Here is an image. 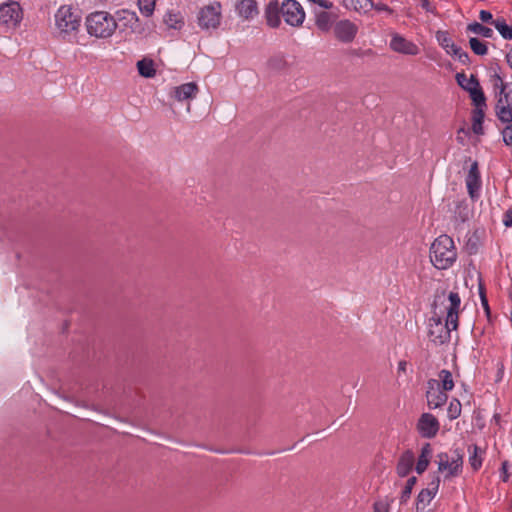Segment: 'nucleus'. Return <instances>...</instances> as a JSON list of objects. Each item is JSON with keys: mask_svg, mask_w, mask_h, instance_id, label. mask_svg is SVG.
<instances>
[{"mask_svg": "<svg viewBox=\"0 0 512 512\" xmlns=\"http://www.w3.org/2000/svg\"><path fill=\"white\" fill-rule=\"evenodd\" d=\"M438 301H440V296H438L434 302L435 309H437Z\"/></svg>", "mask_w": 512, "mask_h": 512, "instance_id": "8fccbe9b", "label": "nucleus"}, {"mask_svg": "<svg viewBox=\"0 0 512 512\" xmlns=\"http://www.w3.org/2000/svg\"><path fill=\"white\" fill-rule=\"evenodd\" d=\"M435 38L441 48L449 55L455 57L463 64H467L469 62V56L467 52L463 51L459 46H457L450 34L444 30H438L435 33Z\"/></svg>", "mask_w": 512, "mask_h": 512, "instance_id": "1a4fd4ad", "label": "nucleus"}, {"mask_svg": "<svg viewBox=\"0 0 512 512\" xmlns=\"http://www.w3.org/2000/svg\"><path fill=\"white\" fill-rule=\"evenodd\" d=\"M346 6L360 13H367L373 9L374 3L372 0H350Z\"/></svg>", "mask_w": 512, "mask_h": 512, "instance_id": "c85d7f7f", "label": "nucleus"}, {"mask_svg": "<svg viewBox=\"0 0 512 512\" xmlns=\"http://www.w3.org/2000/svg\"><path fill=\"white\" fill-rule=\"evenodd\" d=\"M492 25L497 29V31L501 34V36L504 39H512V27L507 25L505 20L496 19L495 21H492Z\"/></svg>", "mask_w": 512, "mask_h": 512, "instance_id": "7c9ffc66", "label": "nucleus"}, {"mask_svg": "<svg viewBox=\"0 0 512 512\" xmlns=\"http://www.w3.org/2000/svg\"><path fill=\"white\" fill-rule=\"evenodd\" d=\"M469 45L473 53L479 56H484L488 52V48L485 42L479 40L476 37H471L469 39Z\"/></svg>", "mask_w": 512, "mask_h": 512, "instance_id": "72a5a7b5", "label": "nucleus"}, {"mask_svg": "<svg viewBox=\"0 0 512 512\" xmlns=\"http://www.w3.org/2000/svg\"><path fill=\"white\" fill-rule=\"evenodd\" d=\"M438 472L444 480H451L461 475L463 470V453L459 450L442 452L437 455Z\"/></svg>", "mask_w": 512, "mask_h": 512, "instance_id": "423d86ee", "label": "nucleus"}, {"mask_svg": "<svg viewBox=\"0 0 512 512\" xmlns=\"http://www.w3.org/2000/svg\"><path fill=\"white\" fill-rule=\"evenodd\" d=\"M281 16L286 24L299 27L305 20V11L296 0H284L281 4L277 0L270 1L265 8V18L271 28H278Z\"/></svg>", "mask_w": 512, "mask_h": 512, "instance_id": "f03ea898", "label": "nucleus"}, {"mask_svg": "<svg viewBox=\"0 0 512 512\" xmlns=\"http://www.w3.org/2000/svg\"><path fill=\"white\" fill-rule=\"evenodd\" d=\"M503 223L506 227H512V210L504 214Z\"/></svg>", "mask_w": 512, "mask_h": 512, "instance_id": "37998d69", "label": "nucleus"}, {"mask_svg": "<svg viewBox=\"0 0 512 512\" xmlns=\"http://www.w3.org/2000/svg\"><path fill=\"white\" fill-rule=\"evenodd\" d=\"M469 452V463L473 470H478L482 466V450L477 445H471L468 448Z\"/></svg>", "mask_w": 512, "mask_h": 512, "instance_id": "cd10ccee", "label": "nucleus"}, {"mask_svg": "<svg viewBox=\"0 0 512 512\" xmlns=\"http://www.w3.org/2000/svg\"><path fill=\"white\" fill-rule=\"evenodd\" d=\"M426 399L430 409H437L447 402L448 395L446 391L440 388V383L430 379L427 382Z\"/></svg>", "mask_w": 512, "mask_h": 512, "instance_id": "f8f14e48", "label": "nucleus"}, {"mask_svg": "<svg viewBox=\"0 0 512 512\" xmlns=\"http://www.w3.org/2000/svg\"><path fill=\"white\" fill-rule=\"evenodd\" d=\"M90 2H93L94 4H114L118 5L117 0H90Z\"/></svg>", "mask_w": 512, "mask_h": 512, "instance_id": "c03bdc74", "label": "nucleus"}, {"mask_svg": "<svg viewBox=\"0 0 512 512\" xmlns=\"http://www.w3.org/2000/svg\"><path fill=\"white\" fill-rule=\"evenodd\" d=\"M437 418L430 413H423L417 422V431L423 438H434L439 431Z\"/></svg>", "mask_w": 512, "mask_h": 512, "instance_id": "ddd939ff", "label": "nucleus"}, {"mask_svg": "<svg viewBox=\"0 0 512 512\" xmlns=\"http://www.w3.org/2000/svg\"><path fill=\"white\" fill-rule=\"evenodd\" d=\"M333 24V16L326 11L315 12V25L322 32H328Z\"/></svg>", "mask_w": 512, "mask_h": 512, "instance_id": "5701e85b", "label": "nucleus"}, {"mask_svg": "<svg viewBox=\"0 0 512 512\" xmlns=\"http://www.w3.org/2000/svg\"><path fill=\"white\" fill-rule=\"evenodd\" d=\"M479 18L482 22L488 23L494 21L492 14L487 10H481L479 13Z\"/></svg>", "mask_w": 512, "mask_h": 512, "instance_id": "58836bf2", "label": "nucleus"}, {"mask_svg": "<svg viewBox=\"0 0 512 512\" xmlns=\"http://www.w3.org/2000/svg\"><path fill=\"white\" fill-rule=\"evenodd\" d=\"M163 22L169 29L180 30L184 26V18L180 12L167 11Z\"/></svg>", "mask_w": 512, "mask_h": 512, "instance_id": "4be33fe9", "label": "nucleus"}, {"mask_svg": "<svg viewBox=\"0 0 512 512\" xmlns=\"http://www.w3.org/2000/svg\"><path fill=\"white\" fill-rule=\"evenodd\" d=\"M484 110L485 109H474L473 111L472 130L475 134H482L483 132L482 123L485 115Z\"/></svg>", "mask_w": 512, "mask_h": 512, "instance_id": "2f4dec72", "label": "nucleus"}, {"mask_svg": "<svg viewBox=\"0 0 512 512\" xmlns=\"http://www.w3.org/2000/svg\"><path fill=\"white\" fill-rule=\"evenodd\" d=\"M137 69L139 74L146 78L154 77L156 74L154 62L150 59L139 60L137 62Z\"/></svg>", "mask_w": 512, "mask_h": 512, "instance_id": "bb28decb", "label": "nucleus"}, {"mask_svg": "<svg viewBox=\"0 0 512 512\" xmlns=\"http://www.w3.org/2000/svg\"><path fill=\"white\" fill-rule=\"evenodd\" d=\"M415 462V457L412 451H405L399 458L397 465V473L401 477H406L412 470Z\"/></svg>", "mask_w": 512, "mask_h": 512, "instance_id": "6ab92c4d", "label": "nucleus"}, {"mask_svg": "<svg viewBox=\"0 0 512 512\" xmlns=\"http://www.w3.org/2000/svg\"><path fill=\"white\" fill-rule=\"evenodd\" d=\"M467 31L485 38H491L494 35V32L491 28L486 27L478 22L470 23L467 26Z\"/></svg>", "mask_w": 512, "mask_h": 512, "instance_id": "c756f323", "label": "nucleus"}, {"mask_svg": "<svg viewBox=\"0 0 512 512\" xmlns=\"http://www.w3.org/2000/svg\"><path fill=\"white\" fill-rule=\"evenodd\" d=\"M417 482V479L416 477H410L407 482H406V485L402 491V500H406L407 498L410 497V494L412 492V489L414 487V485L416 484Z\"/></svg>", "mask_w": 512, "mask_h": 512, "instance_id": "c9c22d12", "label": "nucleus"}, {"mask_svg": "<svg viewBox=\"0 0 512 512\" xmlns=\"http://www.w3.org/2000/svg\"><path fill=\"white\" fill-rule=\"evenodd\" d=\"M472 103L475 106V109H485L486 108V97L483 93V90L480 86H476L474 89L468 92Z\"/></svg>", "mask_w": 512, "mask_h": 512, "instance_id": "a878e982", "label": "nucleus"}, {"mask_svg": "<svg viewBox=\"0 0 512 512\" xmlns=\"http://www.w3.org/2000/svg\"><path fill=\"white\" fill-rule=\"evenodd\" d=\"M407 362L406 361H400L398 363V371L399 372H406Z\"/></svg>", "mask_w": 512, "mask_h": 512, "instance_id": "de8ad7c7", "label": "nucleus"}, {"mask_svg": "<svg viewBox=\"0 0 512 512\" xmlns=\"http://www.w3.org/2000/svg\"><path fill=\"white\" fill-rule=\"evenodd\" d=\"M502 480L506 482L508 480V474H507V462L502 463Z\"/></svg>", "mask_w": 512, "mask_h": 512, "instance_id": "a18cd8bd", "label": "nucleus"}, {"mask_svg": "<svg viewBox=\"0 0 512 512\" xmlns=\"http://www.w3.org/2000/svg\"><path fill=\"white\" fill-rule=\"evenodd\" d=\"M23 18L20 4L16 1H7L0 5V23L8 27L17 26Z\"/></svg>", "mask_w": 512, "mask_h": 512, "instance_id": "9d476101", "label": "nucleus"}, {"mask_svg": "<svg viewBox=\"0 0 512 512\" xmlns=\"http://www.w3.org/2000/svg\"><path fill=\"white\" fill-rule=\"evenodd\" d=\"M465 182L469 196L473 200L477 199L480 196L482 182L476 161L471 164Z\"/></svg>", "mask_w": 512, "mask_h": 512, "instance_id": "2eb2a0df", "label": "nucleus"}, {"mask_svg": "<svg viewBox=\"0 0 512 512\" xmlns=\"http://www.w3.org/2000/svg\"><path fill=\"white\" fill-rule=\"evenodd\" d=\"M493 86L498 100L495 106V113L501 122L512 121V105L509 103V95L506 93V84L500 75H493Z\"/></svg>", "mask_w": 512, "mask_h": 512, "instance_id": "0eeeda50", "label": "nucleus"}, {"mask_svg": "<svg viewBox=\"0 0 512 512\" xmlns=\"http://www.w3.org/2000/svg\"><path fill=\"white\" fill-rule=\"evenodd\" d=\"M462 406L458 399H452L447 408V416L450 420L457 419L461 415Z\"/></svg>", "mask_w": 512, "mask_h": 512, "instance_id": "f704fd0d", "label": "nucleus"}, {"mask_svg": "<svg viewBox=\"0 0 512 512\" xmlns=\"http://www.w3.org/2000/svg\"><path fill=\"white\" fill-rule=\"evenodd\" d=\"M357 32V25L347 19L338 21L334 26L335 37L343 43L352 42L356 37Z\"/></svg>", "mask_w": 512, "mask_h": 512, "instance_id": "4468645a", "label": "nucleus"}, {"mask_svg": "<svg viewBox=\"0 0 512 512\" xmlns=\"http://www.w3.org/2000/svg\"><path fill=\"white\" fill-rule=\"evenodd\" d=\"M440 486V478L436 477L429 486L422 489L417 498V508L424 509L436 496Z\"/></svg>", "mask_w": 512, "mask_h": 512, "instance_id": "f3484780", "label": "nucleus"}, {"mask_svg": "<svg viewBox=\"0 0 512 512\" xmlns=\"http://www.w3.org/2000/svg\"><path fill=\"white\" fill-rule=\"evenodd\" d=\"M505 58H506L507 63L512 68V48L506 53Z\"/></svg>", "mask_w": 512, "mask_h": 512, "instance_id": "09e8293b", "label": "nucleus"}, {"mask_svg": "<svg viewBox=\"0 0 512 512\" xmlns=\"http://www.w3.org/2000/svg\"><path fill=\"white\" fill-rule=\"evenodd\" d=\"M87 33L97 39H108L117 30V20L106 11H95L85 19Z\"/></svg>", "mask_w": 512, "mask_h": 512, "instance_id": "20e7f679", "label": "nucleus"}, {"mask_svg": "<svg viewBox=\"0 0 512 512\" xmlns=\"http://www.w3.org/2000/svg\"><path fill=\"white\" fill-rule=\"evenodd\" d=\"M54 19L57 33L62 39H67L79 30L81 17L69 5L60 6L54 15Z\"/></svg>", "mask_w": 512, "mask_h": 512, "instance_id": "39448f33", "label": "nucleus"}, {"mask_svg": "<svg viewBox=\"0 0 512 512\" xmlns=\"http://www.w3.org/2000/svg\"><path fill=\"white\" fill-rule=\"evenodd\" d=\"M311 3L317 4L319 7L324 9H331L333 7V3L329 0H308Z\"/></svg>", "mask_w": 512, "mask_h": 512, "instance_id": "4c0bfd02", "label": "nucleus"}, {"mask_svg": "<svg viewBox=\"0 0 512 512\" xmlns=\"http://www.w3.org/2000/svg\"><path fill=\"white\" fill-rule=\"evenodd\" d=\"M480 298H481L482 307H483L485 313L487 314V316H489L490 308H489L488 300L481 288H480Z\"/></svg>", "mask_w": 512, "mask_h": 512, "instance_id": "ea45409f", "label": "nucleus"}, {"mask_svg": "<svg viewBox=\"0 0 512 512\" xmlns=\"http://www.w3.org/2000/svg\"><path fill=\"white\" fill-rule=\"evenodd\" d=\"M432 454H433V449L429 443H426L421 447L420 455L418 457V461H417L416 467H415L416 472L418 474H422L423 472L426 471V469L430 463V460L432 458Z\"/></svg>", "mask_w": 512, "mask_h": 512, "instance_id": "412c9836", "label": "nucleus"}, {"mask_svg": "<svg viewBox=\"0 0 512 512\" xmlns=\"http://www.w3.org/2000/svg\"><path fill=\"white\" fill-rule=\"evenodd\" d=\"M374 512H387V509L383 503H375Z\"/></svg>", "mask_w": 512, "mask_h": 512, "instance_id": "49530a36", "label": "nucleus"}, {"mask_svg": "<svg viewBox=\"0 0 512 512\" xmlns=\"http://www.w3.org/2000/svg\"><path fill=\"white\" fill-rule=\"evenodd\" d=\"M236 10L244 19H251L258 14L257 4L254 0H238Z\"/></svg>", "mask_w": 512, "mask_h": 512, "instance_id": "aec40b11", "label": "nucleus"}, {"mask_svg": "<svg viewBox=\"0 0 512 512\" xmlns=\"http://www.w3.org/2000/svg\"><path fill=\"white\" fill-rule=\"evenodd\" d=\"M373 9H375L377 11H384V12H387L389 14H392V12H393V10L390 7H388L386 4H384V3L374 4Z\"/></svg>", "mask_w": 512, "mask_h": 512, "instance_id": "a19ab883", "label": "nucleus"}, {"mask_svg": "<svg viewBox=\"0 0 512 512\" xmlns=\"http://www.w3.org/2000/svg\"><path fill=\"white\" fill-rule=\"evenodd\" d=\"M441 304L446 312L445 322L437 312H434L428 322V337L436 346L448 343L451 339V331L458 328L461 298L457 292L451 291Z\"/></svg>", "mask_w": 512, "mask_h": 512, "instance_id": "f257e3e1", "label": "nucleus"}, {"mask_svg": "<svg viewBox=\"0 0 512 512\" xmlns=\"http://www.w3.org/2000/svg\"><path fill=\"white\" fill-rule=\"evenodd\" d=\"M156 0H137V6L141 14L145 17L153 15L155 10Z\"/></svg>", "mask_w": 512, "mask_h": 512, "instance_id": "473e14b6", "label": "nucleus"}, {"mask_svg": "<svg viewBox=\"0 0 512 512\" xmlns=\"http://www.w3.org/2000/svg\"><path fill=\"white\" fill-rule=\"evenodd\" d=\"M508 125L503 129V141L507 146H512V121L507 122Z\"/></svg>", "mask_w": 512, "mask_h": 512, "instance_id": "e433bc0d", "label": "nucleus"}, {"mask_svg": "<svg viewBox=\"0 0 512 512\" xmlns=\"http://www.w3.org/2000/svg\"><path fill=\"white\" fill-rule=\"evenodd\" d=\"M456 81L458 85L467 92L471 91L480 84L476 76L471 75L470 77H467L464 73H457Z\"/></svg>", "mask_w": 512, "mask_h": 512, "instance_id": "393cba45", "label": "nucleus"}, {"mask_svg": "<svg viewBox=\"0 0 512 512\" xmlns=\"http://www.w3.org/2000/svg\"><path fill=\"white\" fill-rule=\"evenodd\" d=\"M419 1H420L421 7L425 11L430 12V13H434L435 12L434 7L430 4L429 0H419Z\"/></svg>", "mask_w": 512, "mask_h": 512, "instance_id": "79ce46f5", "label": "nucleus"}, {"mask_svg": "<svg viewBox=\"0 0 512 512\" xmlns=\"http://www.w3.org/2000/svg\"><path fill=\"white\" fill-rule=\"evenodd\" d=\"M221 21V5L214 2L204 6L198 14V24L202 29H216Z\"/></svg>", "mask_w": 512, "mask_h": 512, "instance_id": "6e6552de", "label": "nucleus"}, {"mask_svg": "<svg viewBox=\"0 0 512 512\" xmlns=\"http://www.w3.org/2000/svg\"><path fill=\"white\" fill-rule=\"evenodd\" d=\"M113 16L117 20V24L120 23L125 29H130L133 32L139 29L140 20L135 11L120 9Z\"/></svg>", "mask_w": 512, "mask_h": 512, "instance_id": "dca6fc26", "label": "nucleus"}, {"mask_svg": "<svg viewBox=\"0 0 512 512\" xmlns=\"http://www.w3.org/2000/svg\"><path fill=\"white\" fill-rule=\"evenodd\" d=\"M457 259V251L453 239L444 234L437 237L430 247V260L435 268L446 270Z\"/></svg>", "mask_w": 512, "mask_h": 512, "instance_id": "7ed1b4c3", "label": "nucleus"}, {"mask_svg": "<svg viewBox=\"0 0 512 512\" xmlns=\"http://www.w3.org/2000/svg\"><path fill=\"white\" fill-rule=\"evenodd\" d=\"M434 380L440 383V388L446 392L453 390L455 386L452 373L446 369L441 370L438 373V378Z\"/></svg>", "mask_w": 512, "mask_h": 512, "instance_id": "b1692460", "label": "nucleus"}, {"mask_svg": "<svg viewBox=\"0 0 512 512\" xmlns=\"http://www.w3.org/2000/svg\"><path fill=\"white\" fill-rule=\"evenodd\" d=\"M390 36L389 48L393 52L405 56H416L420 53V47L412 40L396 32L391 33Z\"/></svg>", "mask_w": 512, "mask_h": 512, "instance_id": "9b49d317", "label": "nucleus"}, {"mask_svg": "<svg viewBox=\"0 0 512 512\" xmlns=\"http://www.w3.org/2000/svg\"><path fill=\"white\" fill-rule=\"evenodd\" d=\"M197 93L198 86L194 82H189L174 87L172 91V96L178 101H185L188 99L195 98Z\"/></svg>", "mask_w": 512, "mask_h": 512, "instance_id": "a211bd4d", "label": "nucleus"}]
</instances>
